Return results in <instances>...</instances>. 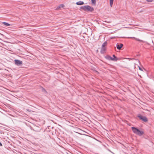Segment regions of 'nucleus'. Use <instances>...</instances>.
<instances>
[{
    "mask_svg": "<svg viewBox=\"0 0 154 154\" xmlns=\"http://www.w3.org/2000/svg\"><path fill=\"white\" fill-rule=\"evenodd\" d=\"M80 9L86 12H92L94 11L93 7L89 5L81 6L80 7Z\"/></svg>",
    "mask_w": 154,
    "mask_h": 154,
    "instance_id": "nucleus-1",
    "label": "nucleus"
},
{
    "mask_svg": "<svg viewBox=\"0 0 154 154\" xmlns=\"http://www.w3.org/2000/svg\"><path fill=\"white\" fill-rule=\"evenodd\" d=\"M131 129L134 133L139 136H141L144 134L143 131H140L138 129L134 127H132Z\"/></svg>",
    "mask_w": 154,
    "mask_h": 154,
    "instance_id": "nucleus-2",
    "label": "nucleus"
},
{
    "mask_svg": "<svg viewBox=\"0 0 154 154\" xmlns=\"http://www.w3.org/2000/svg\"><path fill=\"white\" fill-rule=\"evenodd\" d=\"M107 44V42H105L102 45L101 48L100 50V53L101 54H103L106 53V47Z\"/></svg>",
    "mask_w": 154,
    "mask_h": 154,
    "instance_id": "nucleus-3",
    "label": "nucleus"
},
{
    "mask_svg": "<svg viewBox=\"0 0 154 154\" xmlns=\"http://www.w3.org/2000/svg\"><path fill=\"white\" fill-rule=\"evenodd\" d=\"M137 117L139 119L144 122H147L148 121V120L146 116H143L140 114H138Z\"/></svg>",
    "mask_w": 154,
    "mask_h": 154,
    "instance_id": "nucleus-4",
    "label": "nucleus"
},
{
    "mask_svg": "<svg viewBox=\"0 0 154 154\" xmlns=\"http://www.w3.org/2000/svg\"><path fill=\"white\" fill-rule=\"evenodd\" d=\"M15 63L16 65L17 66H20L22 64V62L21 61L18 60H14Z\"/></svg>",
    "mask_w": 154,
    "mask_h": 154,
    "instance_id": "nucleus-5",
    "label": "nucleus"
},
{
    "mask_svg": "<svg viewBox=\"0 0 154 154\" xmlns=\"http://www.w3.org/2000/svg\"><path fill=\"white\" fill-rule=\"evenodd\" d=\"M123 46V44H116V47L119 50H120L122 47Z\"/></svg>",
    "mask_w": 154,
    "mask_h": 154,
    "instance_id": "nucleus-6",
    "label": "nucleus"
},
{
    "mask_svg": "<svg viewBox=\"0 0 154 154\" xmlns=\"http://www.w3.org/2000/svg\"><path fill=\"white\" fill-rule=\"evenodd\" d=\"M105 58L106 59H107L108 60H114V59H112V57H110V56H109V55L106 56L105 57Z\"/></svg>",
    "mask_w": 154,
    "mask_h": 154,
    "instance_id": "nucleus-7",
    "label": "nucleus"
},
{
    "mask_svg": "<svg viewBox=\"0 0 154 154\" xmlns=\"http://www.w3.org/2000/svg\"><path fill=\"white\" fill-rule=\"evenodd\" d=\"M84 3L83 1H80L76 3V4L78 5H81L84 4Z\"/></svg>",
    "mask_w": 154,
    "mask_h": 154,
    "instance_id": "nucleus-8",
    "label": "nucleus"
},
{
    "mask_svg": "<svg viewBox=\"0 0 154 154\" xmlns=\"http://www.w3.org/2000/svg\"><path fill=\"white\" fill-rule=\"evenodd\" d=\"M112 56L114 58H112V59H114V60H112L114 61H116L118 60V59L117 58L114 54Z\"/></svg>",
    "mask_w": 154,
    "mask_h": 154,
    "instance_id": "nucleus-9",
    "label": "nucleus"
},
{
    "mask_svg": "<svg viewBox=\"0 0 154 154\" xmlns=\"http://www.w3.org/2000/svg\"><path fill=\"white\" fill-rule=\"evenodd\" d=\"M133 38H134V39L135 40H136L137 41H139L140 42H145L143 41L142 40H140V39H139L138 38H135V37H133Z\"/></svg>",
    "mask_w": 154,
    "mask_h": 154,
    "instance_id": "nucleus-10",
    "label": "nucleus"
},
{
    "mask_svg": "<svg viewBox=\"0 0 154 154\" xmlns=\"http://www.w3.org/2000/svg\"><path fill=\"white\" fill-rule=\"evenodd\" d=\"M64 6V5L62 4L60 5H59L57 8H56V9H58L59 8H63Z\"/></svg>",
    "mask_w": 154,
    "mask_h": 154,
    "instance_id": "nucleus-11",
    "label": "nucleus"
},
{
    "mask_svg": "<svg viewBox=\"0 0 154 154\" xmlns=\"http://www.w3.org/2000/svg\"><path fill=\"white\" fill-rule=\"evenodd\" d=\"M42 91L44 92L45 94H47V92L46 91V90L43 87H42Z\"/></svg>",
    "mask_w": 154,
    "mask_h": 154,
    "instance_id": "nucleus-12",
    "label": "nucleus"
},
{
    "mask_svg": "<svg viewBox=\"0 0 154 154\" xmlns=\"http://www.w3.org/2000/svg\"><path fill=\"white\" fill-rule=\"evenodd\" d=\"M114 0H110V5L111 7H112Z\"/></svg>",
    "mask_w": 154,
    "mask_h": 154,
    "instance_id": "nucleus-13",
    "label": "nucleus"
},
{
    "mask_svg": "<svg viewBox=\"0 0 154 154\" xmlns=\"http://www.w3.org/2000/svg\"><path fill=\"white\" fill-rule=\"evenodd\" d=\"M3 23L6 26H9L10 25V24L9 23L6 22H3Z\"/></svg>",
    "mask_w": 154,
    "mask_h": 154,
    "instance_id": "nucleus-14",
    "label": "nucleus"
},
{
    "mask_svg": "<svg viewBox=\"0 0 154 154\" xmlns=\"http://www.w3.org/2000/svg\"><path fill=\"white\" fill-rule=\"evenodd\" d=\"M91 2L93 4H95L96 3L95 0H91Z\"/></svg>",
    "mask_w": 154,
    "mask_h": 154,
    "instance_id": "nucleus-15",
    "label": "nucleus"
},
{
    "mask_svg": "<svg viewBox=\"0 0 154 154\" xmlns=\"http://www.w3.org/2000/svg\"><path fill=\"white\" fill-rule=\"evenodd\" d=\"M146 1L148 2H151L153 0H146Z\"/></svg>",
    "mask_w": 154,
    "mask_h": 154,
    "instance_id": "nucleus-16",
    "label": "nucleus"
},
{
    "mask_svg": "<svg viewBox=\"0 0 154 154\" xmlns=\"http://www.w3.org/2000/svg\"><path fill=\"white\" fill-rule=\"evenodd\" d=\"M138 67H139V69L140 70H141V71H143V70H142V69L139 66H138Z\"/></svg>",
    "mask_w": 154,
    "mask_h": 154,
    "instance_id": "nucleus-17",
    "label": "nucleus"
},
{
    "mask_svg": "<svg viewBox=\"0 0 154 154\" xmlns=\"http://www.w3.org/2000/svg\"><path fill=\"white\" fill-rule=\"evenodd\" d=\"M0 146H2V143L0 142Z\"/></svg>",
    "mask_w": 154,
    "mask_h": 154,
    "instance_id": "nucleus-18",
    "label": "nucleus"
}]
</instances>
